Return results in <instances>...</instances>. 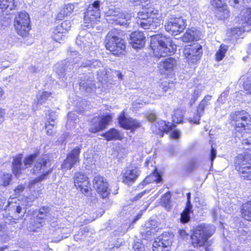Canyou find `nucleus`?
<instances>
[{
    "label": "nucleus",
    "instance_id": "26",
    "mask_svg": "<svg viewBox=\"0 0 251 251\" xmlns=\"http://www.w3.org/2000/svg\"><path fill=\"white\" fill-rule=\"evenodd\" d=\"M120 126L126 129H134L140 126L139 122L132 118H126L124 114L121 115L119 118Z\"/></svg>",
    "mask_w": 251,
    "mask_h": 251
},
{
    "label": "nucleus",
    "instance_id": "50",
    "mask_svg": "<svg viewBox=\"0 0 251 251\" xmlns=\"http://www.w3.org/2000/svg\"><path fill=\"white\" fill-rule=\"evenodd\" d=\"M49 121H48L49 124H48L49 125L52 126V127H54L55 120H56V116L55 113L52 111L49 114Z\"/></svg>",
    "mask_w": 251,
    "mask_h": 251
},
{
    "label": "nucleus",
    "instance_id": "12",
    "mask_svg": "<svg viewBox=\"0 0 251 251\" xmlns=\"http://www.w3.org/2000/svg\"><path fill=\"white\" fill-rule=\"evenodd\" d=\"M174 235L171 233L164 232L155 239L152 244L153 251H170Z\"/></svg>",
    "mask_w": 251,
    "mask_h": 251
},
{
    "label": "nucleus",
    "instance_id": "5",
    "mask_svg": "<svg viewBox=\"0 0 251 251\" xmlns=\"http://www.w3.org/2000/svg\"><path fill=\"white\" fill-rule=\"evenodd\" d=\"M105 47L114 55H120L126 48L124 41L120 37L116 29L109 32L106 38Z\"/></svg>",
    "mask_w": 251,
    "mask_h": 251
},
{
    "label": "nucleus",
    "instance_id": "34",
    "mask_svg": "<svg viewBox=\"0 0 251 251\" xmlns=\"http://www.w3.org/2000/svg\"><path fill=\"white\" fill-rule=\"evenodd\" d=\"M66 33L61 30V27H56L52 32V38L56 44L60 43L61 41L64 40Z\"/></svg>",
    "mask_w": 251,
    "mask_h": 251
},
{
    "label": "nucleus",
    "instance_id": "4",
    "mask_svg": "<svg viewBox=\"0 0 251 251\" xmlns=\"http://www.w3.org/2000/svg\"><path fill=\"white\" fill-rule=\"evenodd\" d=\"M215 231V226L208 224L199 226L191 236V242L194 247H201L204 245L208 239Z\"/></svg>",
    "mask_w": 251,
    "mask_h": 251
},
{
    "label": "nucleus",
    "instance_id": "6",
    "mask_svg": "<svg viewBox=\"0 0 251 251\" xmlns=\"http://www.w3.org/2000/svg\"><path fill=\"white\" fill-rule=\"evenodd\" d=\"M238 22L241 25L231 29L233 37H240L243 32L249 31L251 30V8H247L243 9L238 18Z\"/></svg>",
    "mask_w": 251,
    "mask_h": 251
},
{
    "label": "nucleus",
    "instance_id": "48",
    "mask_svg": "<svg viewBox=\"0 0 251 251\" xmlns=\"http://www.w3.org/2000/svg\"><path fill=\"white\" fill-rule=\"evenodd\" d=\"M71 26V22L69 21H63L60 25H58L57 27H61V30L66 34Z\"/></svg>",
    "mask_w": 251,
    "mask_h": 251
},
{
    "label": "nucleus",
    "instance_id": "35",
    "mask_svg": "<svg viewBox=\"0 0 251 251\" xmlns=\"http://www.w3.org/2000/svg\"><path fill=\"white\" fill-rule=\"evenodd\" d=\"M241 213L245 219L251 221V201H248L242 205Z\"/></svg>",
    "mask_w": 251,
    "mask_h": 251
},
{
    "label": "nucleus",
    "instance_id": "55",
    "mask_svg": "<svg viewBox=\"0 0 251 251\" xmlns=\"http://www.w3.org/2000/svg\"><path fill=\"white\" fill-rule=\"evenodd\" d=\"M45 127L47 134L49 135H52L54 131V127H53L52 126L49 125L47 123L46 124Z\"/></svg>",
    "mask_w": 251,
    "mask_h": 251
},
{
    "label": "nucleus",
    "instance_id": "30",
    "mask_svg": "<svg viewBox=\"0 0 251 251\" xmlns=\"http://www.w3.org/2000/svg\"><path fill=\"white\" fill-rule=\"evenodd\" d=\"M107 141L122 140L123 135L115 128L110 129L108 131L102 135Z\"/></svg>",
    "mask_w": 251,
    "mask_h": 251
},
{
    "label": "nucleus",
    "instance_id": "43",
    "mask_svg": "<svg viewBox=\"0 0 251 251\" xmlns=\"http://www.w3.org/2000/svg\"><path fill=\"white\" fill-rule=\"evenodd\" d=\"M70 55L71 56V59H73V61L71 62V63H73V62H74L72 65H70L69 69H71L72 67L73 70L75 67V69H76L78 67V65H76V64H77L78 61L79 60V59L80 58L79 57L80 55L76 51H71L70 52ZM69 66H70V65Z\"/></svg>",
    "mask_w": 251,
    "mask_h": 251
},
{
    "label": "nucleus",
    "instance_id": "42",
    "mask_svg": "<svg viewBox=\"0 0 251 251\" xmlns=\"http://www.w3.org/2000/svg\"><path fill=\"white\" fill-rule=\"evenodd\" d=\"M192 212V207L189 206H186L185 209L181 214L180 221L182 223H186L190 220V214Z\"/></svg>",
    "mask_w": 251,
    "mask_h": 251
},
{
    "label": "nucleus",
    "instance_id": "53",
    "mask_svg": "<svg viewBox=\"0 0 251 251\" xmlns=\"http://www.w3.org/2000/svg\"><path fill=\"white\" fill-rule=\"evenodd\" d=\"M244 88L248 93L251 94V78L248 80L244 84Z\"/></svg>",
    "mask_w": 251,
    "mask_h": 251
},
{
    "label": "nucleus",
    "instance_id": "63",
    "mask_svg": "<svg viewBox=\"0 0 251 251\" xmlns=\"http://www.w3.org/2000/svg\"><path fill=\"white\" fill-rule=\"evenodd\" d=\"M145 0H133L132 2L135 5H140L141 3H142L143 1Z\"/></svg>",
    "mask_w": 251,
    "mask_h": 251
},
{
    "label": "nucleus",
    "instance_id": "45",
    "mask_svg": "<svg viewBox=\"0 0 251 251\" xmlns=\"http://www.w3.org/2000/svg\"><path fill=\"white\" fill-rule=\"evenodd\" d=\"M78 121L79 120L77 118V116L75 113L70 112L68 113L67 125H71L72 123L76 124L78 122Z\"/></svg>",
    "mask_w": 251,
    "mask_h": 251
},
{
    "label": "nucleus",
    "instance_id": "19",
    "mask_svg": "<svg viewBox=\"0 0 251 251\" xmlns=\"http://www.w3.org/2000/svg\"><path fill=\"white\" fill-rule=\"evenodd\" d=\"M212 104V96L207 95L200 101L197 108V113L193 118H190L189 121L196 124H199L201 117L204 114V110Z\"/></svg>",
    "mask_w": 251,
    "mask_h": 251
},
{
    "label": "nucleus",
    "instance_id": "44",
    "mask_svg": "<svg viewBox=\"0 0 251 251\" xmlns=\"http://www.w3.org/2000/svg\"><path fill=\"white\" fill-rule=\"evenodd\" d=\"M102 66V63L97 60H94L93 61L88 60L85 63H83L81 66L83 67H89L90 68L97 69Z\"/></svg>",
    "mask_w": 251,
    "mask_h": 251
},
{
    "label": "nucleus",
    "instance_id": "21",
    "mask_svg": "<svg viewBox=\"0 0 251 251\" xmlns=\"http://www.w3.org/2000/svg\"><path fill=\"white\" fill-rule=\"evenodd\" d=\"M175 127V125L172 123L159 120L151 126V129L153 132L163 136L164 132H167Z\"/></svg>",
    "mask_w": 251,
    "mask_h": 251
},
{
    "label": "nucleus",
    "instance_id": "17",
    "mask_svg": "<svg viewBox=\"0 0 251 251\" xmlns=\"http://www.w3.org/2000/svg\"><path fill=\"white\" fill-rule=\"evenodd\" d=\"M100 2L96 0L90 5L85 12L84 16V23L89 24L90 23L97 21L100 18Z\"/></svg>",
    "mask_w": 251,
    "mask_h": 251
},
{
    "label": "nucleus",
    "instance_id": "54",
    "mask_svg": "<svg viewBox=\"0 0 251 251\" xmlns=\"http://www.w3.org/2000/svg\"><path fill=\"white\" fill-rule=\"evenodd\" d=\"M133 248L135 251H143V246L142 244L140 242H137L133 245Z\"/></svg>",
    "mask_w": 251,
    "mask_h": 251
},
{
    "label": "nucleus",
    "instance_id": "58",
    "mask_svg": "<svg viewBox=\"0 0 251 251\" xmlns=\"http://www.w3.org/2000/svg\"><path fill=\"white\" fill-rule=\"evenodd\" d=\"M5 111L4 109H0V125L4 120Z\"/></svg>",
    "mask_w": 251,
    "mask_h": 251
},
{
    "label": "nucleus",
    "instance_id": "51",
    "mask_svg": "<svg viewBox=\"0 0 251 251\" xmlns=\"http://www.w3.org/2000/svg\"><path fill=\"white\" fill-rule=\"evenodd\" d=\"M211 2L212 5L218 9L226 5L222 0H211Z\"/></svg>",
    "mask_w": 251,
    "mask_h": 251
},
{
    "label": "nucleus",
    "instance_id": "16",
    "mask_svg": "<svg viewBox=\"0 0 251 251\" xmlns=\"http://www.w3.org/2000/svg\"><path fill=\"white\" fill-rule=\"evenodd\" d=\"M93 187L102 198L108 197L109 194L108 184L106 179L101 176H95L93 181Z\"/></svg>",
    "mask_w": 251,
    "mask_h": 251
},
{
    "label": "nucleus",
    "instance_id": "2",
    "mask_svg": "<svg viewBox=\"0 0 251 251\" xmlns=\"http://www.w3.org/2000/svg\"><path fill=\"white\" fill-rule=\"evenodd\" d=\"M151 47L154 56L158 58L173 54L176 48L169 37L161 34L151 36Z\"/></svg>",
    "mask_w": 251,
    "mask_h": 251
},
{
    "label": "nucleus",
    "instance_id": "9",
    "mask_svg": "<svg viewBox=\"0 0 251 251\" xmlns=\"http://www.w3.org/2000/svg\"><path fill=\"white\" fill-rule=\"evenodd\" d=\"M14 26L18 34L23 37L26 36L30 29V18L25 12H21L16 16Z\"/></svg>",
    "mask_w": 251,
    "mask_h": 251
},
{
    "label": "nucleus",
    "instance_id": "32",
    "mask_svg": "<svg viewBox=\"0 0 251 251\" xmlns=\"http://www.w3.org/2000/svg\"><path fill=\"white\" fill-rule=\"evenodd\" d=\"M238 163L240 164V165L242 166V167L246 168V167L251 166V159L245 154H240L236 156L235 160L234 163L236 170Z\"/></svg>",
    "mask_w": 251,
    "mask_h": 251
},
{
    "label": "nucleus",
    "instance_id": "38",
    "mask_svg": "<svg viewBox=\"0 0 251 251\" xmlns=\"http://www.w3.org/2000/svg\"><path fill=\"white\" fill-rule=\"evenodd\" d=\"M229 15V10L226 5L223 6L218 9L216 12V16L219 19H225L227 18Z\"/></svg>",
    "mask_w": 251,
    "mask_h": 251
},
{
    "label": "nucleus",
    "instance_id": "46",
    "mask_svg": "<svg viewBox=\"0 0 251 251\" xmlns=\"http://www.w3.org/2000/svg\"><path fill=\"white\" fill-rule=\"evenodd\" d=\"M171 194L170 192L166 193L161 198V202L166 208L168 209V205L170 203Z\"/></svg>",
    "mask_w": 251,
    "mask_h": 251
},
{
    "label": "nucleus",
    "instance_id": "25",
    "mask_svg": "<svg viewBox=\"0 0 251 251\" xmlns=\"http://www.w3.org/2000/svg\"><path fill=\"white\" fill-rule=\"evenodd\" d=\"M130 44L134 49L142 48L145 43V37L142 32L135 31L130 36Z\"/></svg>",
    "mask_w": 251,
    "mask_h": 251
},
{
    "label": "nucleus",
    "instance_id": "7",
    "mask_svg": "<svg viewBox=\"0 0 251 251\" xmlns=\"http://www.w3.org/2000/svg\"><path fill=\"white\" fill-rule=\"evenodd\" d=\"M185 27V20L181 17H176L174 15L169 16L165 24L166 30L173 35L179 34Z\"/></svg>",
    "mask_w": 251,
    "mask_h": 251
},
{
    "label": "nucleus",
    "instance_id": "62",
    "mask_svg": "<svg viewBox=\"0 0 251 251\" xmlns=\"http://www.w3.org/2000/svg\"><path fill=\"white\" fill-rule=\"evenodd\" d=\"M29 71L32 73H36L38 72V68L35 66H31L29 68Z\"/></svg>",
    "mask_w": 251,
    "mask_h": 251
},
{
    "label": "nucleus",
    "instance_id": "61",
    "mask_svg": "<svg viewBox=\"0 0 251 251\" xmlns=\"http://www.w3.org/2000/svg\"><path fill=\"white\" fill-rule=\"evenodd\" d=\"M190 198H191V193H188L187 194V201L186 206H189V207H192V205L190 203Z\"/></svg>",
    "mask_w": 251,
    "mask_h": 251
},
{
    "label": "nucleus",
    "instance_id": "29",
    "mask_svg": "<svg viewBox=\"0 0 251 251\" xmlns=\"http://www.w3.org/2000/svg\"><path fill=\"white\" fill-rule=\"evenodd\" d=\"M131 18L130 14L127 13H119L117 16H112V20L116 25H127L128 21Z\"/></svg>",
    "mask_w": 251,
    "mask_h": 251
},
{
    "label": "nucleus",
    "instance_id": "40",
    "mask_svg": "<svg viewBox=\"0 0 251 251\" xmlns=\"http://www.w3.org/2000/svg\"><path fill=\"white\" fill-rule=\"evenodd\" d=\"M183 119V112L182 110L177 109L174 111L172 116L173 122L175 124L181 123Z\"/></svg>",
    "mask_w": 251,
    "mask_h": 251
},
{
    "label": "nucleus",
    "instance_id": "24",
    "mask_svg": "<svg viewBox=\"0 0 251 251\" xmlns=\"http://www.w3.org/2000/svg\"><path fill=\"white\" fill-rule=\"evenodd\" d=\"M202 37V34L201 32L195 27H192L187 30L182 37V40L183 42L188 43L198 41Z\"/></svg>",
    "mask_w": 251,
    "mask_h": 251
},
{
    "label": "nucleus",
    "instance_id": "36",
    "mask_svg": "<svg viewBox=\"0 0 251 251\" xmlns=\"http://www.w3.org/2000/svg\"><path fill=\"white\" fill-rule=\"evenodd\" d=\"M80 89L87 93H90L95 88V84L93 80H87L86 82L82 81L79 83Z\"/></svg>",
    "mask_w": 251,
    "mask_h": 251
},
{
    "label": "nucleus",
    "instance_id": "27",
    "mask_svg": "<svg viewBox=\"0 0 251 251\" xmlns=\"http://www.w3.org/2000/svg\"><path fill=\"white\" fill-rule=\"evenodd\" d=\"M16 7L15 0H0V14L8 15Z\"/></svg>",
    "mask_w": 251,
    "mask_h": 251
},
{
    "label": "nucleus",
    "instance_id": "57",
    "mask_svg": "<svg viewBox=\"0 0 251 251\" xmlns=\"http://www.w3.org/2000/svg\"><path fill=\"white\" fill-rule=\"evenodd\" d=\"M178 234L179 237L184 239L187 238L188 237V233L184 229H179Z\"/></svg>",
    "mask_w": 251,
    "mask_h": 251
},
{
    "label": "nucleus",
    "instance_id": "64",
    "mask_svg": "<svg viewBox=\"0 0 251 251\" xmlns=\"http://www.w3.org/2000/svg\"><path fill=\"white\" fill-rule=\"evenodd\" d=\"M145 193V191L142 192L139 194H138L136 196V199H138L141 198L142 196Z\"/></svg>",
    "mask_w": 251,
    "mask_h": 251
},
{
    "label": "nucleus",
    "instance_id": "60",
    "mask_svg": "<svg viewBox=\"0 0 251 251\" xmlns=\"http://www.w3.org/2000/svg\"><path fill=\"white\" fill-rule=\"evenodd\" d=\"M148 119L150 121H154L156 118V115L154 113H150L147 116Z\"/></svg>",
    "mask_w": 251,
    "mask_h": 251
},
{
    "label": "nucleus",
    "instance_id": "11",
    "mask_svg": "<svg viewBox=\"0 0 251 251\" xmlns=\"http://www.w3.org/2000/svg\"><path fill=\"white\" fill-rule=\"evenodd\" d=\"M184 54L189 64L196 63L201 58L202 54L201 46L195 43L186 46L183 51Z\"/></svg>",
    "mask_w": 251,
    "mask_h": 251
},
{
    "label": "nucleus",
    "instance_id": "18",
    "mask_svg": "<svg viewBox=\"0 0 251 251\" xmlns=\"http://www.w3.org/2000/svg\"><path fill=\"white\" fill-rule=\"evenodd\" d=\"M112 119L110 115H106L102 117H95L92 121V125L89 131L92 133H96L106 128Z\"/></svg>",
    "mask_w": 251,
    "mask_h": 251
},
{
    "label": "nucleus",
    "instance_id": "8",
    "mask_svg": "<svg viewBox=\"0 0 251 251\" xmlns=\"http://www.w3.org/2000/svg\"><path fill=\"white\" fill-rule=\"evenodd\" d=\"M231 123L235 126L237 131L243 130L250 127V115L244 110L235 111L230 114Z\"/></svg>",
    "mask_w": 251,
    "mask_h": 251
},
{
    "label": "nucleus",
    "instance_id": "13",
    "mask_svg": "<svg viewBox=\"0 0 251 251\" xmlns=\"http://www.w3.org/2000/svg\"><path fill=\"white\" fill-rule=\"evenodd\" d=\"M51 213L50 209L48 206H42L39 209L36 222H32L30 223L32 227L30 228L33 231H36V228H40L46 222L49 223L51 221Z\"/></svg>",
    "mask_w": 251,
    "mask_h": 251
},
{
    "label": "nucleus",
    "instance_id": "37",
    "mask_svg": "<svg viewBox=\"0 0 251 251\" xmlns=\"http://www.w3.org/2000/svg\"><path fill=\"white\" fill-rule=\"evenodd\" d=\"M154 172L152 174L149 175L147 177H146L143 182L146 184H148L152 182H156V183H159L162 180L161 176H160V175L158 173V172H156V169L154 168L153 170Z\"/></svg>",
    "mask_w": 251,
    "mask_h": 251
},
{
    "label": "nucleus",
    "instance_id": "56",
    "mask_svg": "<svg viewBox=\"0 0 251 251\" xmlns=\"http://www.w3.org/2000/svg\"><path fill=\"white\" fill-rule=\"evenodd\" d=\"M180 135V132L179 130H174L171 134V137L173 139H177L179 138Z\"/></svg>",
    "mask_w": 251,
    "mask_h": 251
},
{
    "label": "nucleus",
    "instance_id": "23",
    "mask_svg": "<svg viewBox=\"0 0 251 251\" xmlns=\"http://www.w3.org/2000/svg\"><path fill=\"white\" fill-rule=\"evenodd\" d=\"M92 35L85 29L81 30L76 39V44L81 48L89 47L92 43Z\"/></svg>",
    "mask_w": 251,
    "mask_h": 251
},
{
    "label": "nucleus",
    "instance_id": "15",
    "mask_svg": "<svg viewBox=\"0 0 251 251\" xmlns=\"http://www.w3.org/2000/svg\"><path fill=\"white\" fill-rule=\"evenodd\" d=\"M176 66V60L169 57L162 60L158 65L159 72L167 77H172L174 75V68Z\"/></svg>",
    "mask_w": 251,
    "mask_h": 251
},
{
    "label": "nucleus",
    "instance_id": "1",
    "mask_svg": "<svg viewBox=\"0 0 251 251\" xmlns=\"http://www.w3.org/2000/svg\"><path fill=\"white\" fill-rule=\"evenodd\" d=\"M49 157L47 155H44L40 157L35 163L33 169L34 173L41 172L43 173L42 175L31 180L29 183V188L32 192V194L28 197L25 198L24 200L20 201L16 197L10 198L8 201V209L12 212L18 214V218H21L24 215L25 210H24L25 206H29L31 202L38 197H40L42 193V184L41 181L45 179L51 170H48L45 173L47 165L48 163Z\"/></svg>",
    "mask_w": 251,
    "mask_h": 251
},
{
    "label": "nucleus",
    "instance_id": "52",
    "mask_svg": "<svg viewBox=\"0 0 251 251\" xmlns=\"http://www.w3.org/2000/svg\"><path fill=\"white\" fill-rule=\"evenodd\" d=\"M25 189V186L23 185H19L14 190L16 196H19Z\"/></svg>",
    "mask_w": 251,
    "mask_h": 251
},
{
    "label": "nucleus",
    "instance_id": "47",
    "mask_svg": "<svg viewBox=\"0 0 251 251\" xmlns=\"http://www.w3.org/2000/svg\"><path fill=\"white\" fill-rule=\"evenodd\" d=\"M51 94L47 92H44L41 95H38V97H40L38 98L37 104H42L46 100H47L50 96Z\"/></svg>",
    "mask_w": 251,
    "mask_h": 251
},
{
    "label": "nucleus",
    "instance_id": "10",
    "mask_svg": "<svg viewBox=\"0 0 251 251\" xmlns=\"http://www.w3.org/2000/svg\"><path fill=\"white\" fill-rule=\"evenodd\" d=\"M36 157L37 154L34 153L25 158L24 161V165L22 163V154H19L14 157L12 163V171L15 176H19L22 173V170L31 167Z\"/></svg>",
    "mask_w": 251,
    "mask_h": 251
},
{
    "label": "nucleus",
    "instance_id": "20",
    "mask_svg": "<svg viewBox=\"0 0 251 251\" xmlns=\"http://www.w3.org/2000/svg\"><path fill=\"white\" fill-rule=\"evenodd\" d=\"M80 151V149L79 147H76L68 154L67 158L62 165V169L70 170L79 162Z\"/></svg>",
    "mask_w": 251,
    "mask_h": 251
},
{
    "label": "nucleus",
    "instance_id": "39",
    "mask_svg": "<svg viewBox=\"0 0 251 251\" xmlns=\"http://www.w3.org/2000/svg\"><path fill=\"white\" fill-rule=\"evenodd\" d=\"M228 46L224 44H222L220 46V49L217 51L215 55L216 59L217 61H221L224 58L225 56V54L228 50Z\"/></svg>",
    "mask_w": 251,
    "mask_h": 251
},
{
    "label": "nucleus",
    "instance_id": "41",
    "mask_svg": "<svg viewBox=\"0 0 251 251\" xmlns=\"http://www.w3.org/2000/svg\"><path fill=\"white\" fill-rule=\"evenodd\" d=\"M12 180V175L9 173H4L0 176V185L4 187L10 184Z\"/></svg>",
    "mask_w": 251,
    "mask_h": 251
},
{
    "label": "nucleus",
    "instance_id": "49",
    "mask_svg": "<svg viewBox=\"0 0 251 251\" xmlns=\"http://www.w3.org/2000/svg\"><path fill=\"white\" fill-rule=\"evenodd\" d=\"M242 144L245 146L246 150L251 151V137L244 138L242 141Z\"/></svg>",
    "mask_w": 251,
    "mask_h": 251
},
{
    "label": "nucleus",
    "instance_id": "14",
    "mask_svg": "<svg viewBox=\"0 0 251 251\" xmlns=\"http://www.w3.org/2000/svg\"><path fill=\"white\" fill-rule=\"evenodd\" d=\"M74 178L75 186L82 193L87 195L91 190L88 177L85 174L81 172L77 173L75 174Z\"/></svg>",
    "mask_w": 251,
    "mask_h": 251
},
{
    "label": "nucleus",
    "instance_id": "3",
    "mask_svg": "<svg viewBox=\"0 0 251 251\" xmlns=\"http://www.w3.org/2000/svg\"><path fill=\"white\" fill-rule=\"evenodd\" d=\"M138 24L144 29H152L163 25L161 14L157 9L153 7L142 8V10L138 13Z\"/></svg>",
    "mask_w": 251,
    "mask_h": 251
},
{
    "label": "nucleus",
    "instance_id": "59",
    "mask_svg": "<svg viewBox=\"0 0 251 251\" xmlns=\"http://www.w3.org/2000/svg\"><path fill=\"white\" fill-rule=\"evenodd\" d=\"M216 151L212 148L211 151V161L212 162L214 159V158L216 157Z\"/></svg>",
    "mask_w": 251,
    "mask_h": 251
},
{
    "label": "nucleus",
    "instance_id": "31",
    "mask_svg": "<svg viewBox=\"0 0 251 251\" xmlns=\"http://www.w3.org/2000/svg\"><path fill=\"white\" fill-rule=\"evenodd\" d=\"M75 5L72 3L65 4L63 8L60 10L58 14L59 20H62L66 16H70L74 14Z\"/></svg>",
    "mask_w": 251,
    "mask_h": 251
},
{
    "label": "nucleus",
    "instance_id": "28",
    "mask_svg": "<svg viewBox=\"0 0 251 251\" xmlns=\"http://www.w3.org/2000/svg\"><path fill=\"white\" fill-rule=\"evenodd\" d=\"M204 89V86L201 84H198L195 86L189 92L188 99L190 100L191 105L193 104L197 100L198 97L201 94V92Z\"/></svg>",
    "mask_w": 251,
    "mask_h": 251
},
{
    "label": "nucleus",
    "instance_id": "33",
    "mask_svg": "<svg viewBox=\"0 0 251 251\" xmlns=\"http://www.w3.org/2000/svg\"><path fill=\"white\" fill-rule=\"evenodd\" d=\"M236 170L239 172L242 177L247 180L251 179V166L243 168L238 163Z\"/></svg>",
    "mask_w": 251,
    "mask_h": 251
},
{
    "label": "nucleus",
    "instance_id": "22",
    "mask_svg": "<svg viewBox=\"0 0 251 251\" xmlns=\"http://www.w3.org/2000/svg\"><path fill=\"white\" fill-rule=\"evenodd\" d=\"M123 182L126 184L130 185L134 183L140 174L138 168H127L123 173Z\"/></svg>",
    "mask_w": 251,
    "mask_h": 251
}]
</instances>
